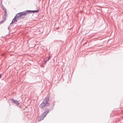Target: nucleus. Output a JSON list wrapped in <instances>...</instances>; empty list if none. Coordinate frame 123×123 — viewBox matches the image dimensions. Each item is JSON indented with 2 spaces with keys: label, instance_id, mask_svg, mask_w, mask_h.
I'll list each match as a JSON object with an SVG mask.
<instances>
[{
  "label": "nucleus",
  "instance_id": "f257e3e1",
  "mask_svg": "<svg viewBox=\"0 0 123 123\" xmlns=\"http://www.w3.org/2000/svg\"><path fill=\"white\" fill-rule=\"evenodd\" d=\"M49 101V99L47 98H45L42 103L40 105V107L41 108H43L44 107L49 106V104L48 103Z\"/></svg>",
  "mask_w": 123,
  "mask_h": 123
},
{
  "label": "nucleus",
  "instance_id": "f03ea898",
  "mask_svg": "<svg viewBox=\"0 0 123 123\" xmlns=\"http://www.w3.org/2000/svg\"><path fill=\"white\" fill-rule=\"evenodd\" d=\"M22 16V15L21 12L17 14V15L15 17V18H18L19 17L21 18Z\"/></svg>",
  "mask_w": 123,
  "mask_h": 123
},
{
  "label": "nucleus",
  "instance_id": "7ed1b4c3",
  "mask_svg": "<svg viewBox=\"0 0 123 123\" xmlns=\"http://www.w3.org/2000/svg\"><path fill=\"white\" fill-rule=\"evenodd\" d=\"M38 12V10L36 11H27V12L30 13H34L35 12Z\"/></svg>",
  "mask_w": 123,
  "mask_h": 123
},
{
  "label": "nucleus",
  "instance_id": "20e7f679",
  "mask_svg": "<svg viewBox=\"0 0 123 123\" xmlns=\"http://www.w3.org/2000/svg\"><path fill=\"white\" fill-rule=\"evenodd\" d=\"M44 118V117L42 116H41L38 117L37 118V119L39 121H40L41 120L43 119Z\"/></svg>",
  "mask_w": 123,
  "mask_h": 123
},
{
  "label": "nucleus",
  "instance_id": "39448f33",
  "mask_svg": "<svg viewBox=\"0 0 123 123\" xmlns=\"http://www.w3.org/2000/svg\"><path fill=\"white\" fill-rule=\"evenodd\" d=\"M49 112L48 111H46L44 112L42 114V116L43 117H45L46 116V115Z\"/></svg>",
  "mask_w": 123,
  "mask_h": 123
},
{
  "label": "nucleus",
  "instance_id": "423d86ee",
  "mask_svg": "<svg viewBox=\"0 0 123 123\" xmlns=\"http://www.w3.org/2000/svg\"><path fill=\"white\" fill-rule=\"evenodd\" d=\"M7 16V12H5V14L3 17V18L4 20H5Z\"/></svg>",
  "mask_w": 123,
  "mask_h": 123
},
{
  "label": "nucleus",
  "instance_id": "0eeeda50",
  "mask_svg": "<svg viewBox=\"0 0 123 123\" xmlns=\"http://www.w3.org/2000/svg\"><path fill=\"white\" fill-rule=\"evenodd\" d=\"M17 18H15V17L12 20V23H14L15 22H16L17 21V20L16 19Z\"/></svg>",
  "mask_w": 123,
  "mask_h": 123
},
{
  "label": "nucleus",
  "instance_id": "6e6552de",
  "mask_svg": "<svg viewBox=\"0 0 123 123\" xmlns=\"http://www.w3.org/2000/svg\"><path fill=\"white\" fill-rule=\"evenodd\" d=\"M11 100L12 102H13L15 104H17V101H16L14 99H11Z\"/></svg>",
  "mask_w": 123,
  "mask_h": 123
},
{
  "label": "nucleus",
  "instance_id": "1a4fd4ad",
  "mask_svg": "<svg viewBox=\"0 0 123 123\" xmlns=\"http://www.w3.org/2000/svg\"><path fill=\"white\" fill-rule=\"evenodd\" d=\"M22 14V16H25L27 14V13L25 12H21Z\"/></svg>",
  "mask_w": 123,
  "mask_h": 123
},
{
  "label": "nucleus",
  "instance_id": "9d476101",
  "mask_svg": "<svg viewBox=\"0 0 123 123\" xmlns=\"http://www.w3.org/2000/svg\"><path fill=\"white\" fill-rule=\"evenodd\" d=\"M1 77V75L0 74V78Z\"/></svg>",
  "mask_w": 123,
  "mask_h": 123
},
{
  "label": "nucleus",
  "instance_id": "9b49d317",
  "mask_svg": "<svg viewBox=\"0 0 123 123\" xmlns=\"http://www.w3.org/2000/svg\"><path fill=\"white\" fill-rule=\"evenodd\" d=\"M5 12H6V11L5 10Z\"/></svg>",
  "mask_w": 123,
  "mask_h": 123
},
{
  "label": "nucleus",
  "instance_id": "f8f14e48",
  "mask_svg": "<svg viewBox=\"0 0 123 123\" xmlns=\"http://www.w3.org/2000/svg\"><path fill=\"white\" fill-rule=\"evenodd\" d=\"M18 105L19 104V103H18Z\"/></svg>",
  "mask_w": 123,
  "mask_h": 123
}]
</instances>
